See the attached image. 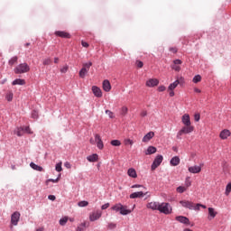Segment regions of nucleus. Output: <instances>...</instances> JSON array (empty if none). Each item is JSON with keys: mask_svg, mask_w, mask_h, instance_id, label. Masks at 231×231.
Masks as SVG:
<instances>
[{"mask_svg": "<svg viewBox=\"0 0 231 231\" xmlns=\"http://www.w3.org/2000/svg\"><path fill=\"white\" fill-rule=\"evenodd\" d=\"M161 214H165V216H169V214H172V206L167 202L159 203L158 209Z\"/></svg>", "mask_w": 231, "mask_h": 231, "instance_id": "obj_1", "label": "nucleus"}, {"mask_svg": "<svg viewBox=\"0 0 231 231\" xmlns=\"http://www.w3.org/2000/svg\"><path fill=\"white\" fill-rule=\"evenodd\" d=\"M194 131V126L193 125H184L177 134V138L178 140H181V136L183 134H189Z\"/></svg>", "mask_w": 231, "mask_h": 231, "instance_id": "obj_2", "label": "nucleus"}, {"mask_svg": "<svg viewBox=\"0 0 231 231\" xmlns=\"http://www.w3.org/2000/svg\"><path fill=\"white\" fill-rule=\"evenodd\" d=\"M28 71H30V66H28V63H21L14 69V73L16 75L28 73Z\"/></svg>", "mask_w": 231, "mask_h": 231, "instance_id": "obj_3", "label": "nucleus"}, {"mask_svg": "<svg viewBox=\"0 0 231 231\" xmlns=\"http://www.w3.org/2000/svg\"><path fill=\"white\" fill-rule=\"evenodd\" d=\"M93 66V63L89 61L88 63H83V67L79 71V77L80 79H85L86 75H88V72L89 71V68Z\"/></svg>", "mask_w": 231, "mask_h": 231, "instance_id": "obj_4", "label": "nucleus"}, {"mask_svg": "<svg viewBox=\"0 0 231 231\" xmlns=\"http://www.w3.org/2000/svg\"><path fill=\"white\" fill-rule=\"evenodd\" d=\"M180 204L181 205V207H183L184 208H189V210H196L198 209V208H196V204L192 201H189V200H180Z\"/></svg>", "mask_w": 231, "mask_h": 231, "instance_id": "obj_5", "label": "nucleus"}, {"mask_svg": "<svg viewBox=\"0 0 231 231\" xmlns=\"http://www.w3.org/2000/svg\"><path fill=\"white\" fill-rule=\"evenodd\" d=\"M162 162H163V156L157 155L152 164V171H156V169H158V167H160V165H162Z\"/></svg>", "mask_w": 231, "mask_h": 231, "instance_id": "obj_6", "label": "nucleus"}, {"mask_svg": "<svg viewBox=\"0 0 231 231\" xmlns=\"http://www.w3.org/2000/svg\"><path fill=\"white\" fill-rule=\"evenodd\" d=\"M19 219H21V213L19 211H15L14 213L12 214L11 216V223L14 226H17L19 223Z\"/></svg>", "mask_w": 231, "mask_h": 231, "instance_id": "obj_7", "label": "nucleus"}, {"mask_svg": "<svg viewBox=\"0 0 231 231\" xmlns=\"http://www.w3.org/2000/svg\"><path fill=\"white\" fill-rule=\"evenodd\" d=\"M102 217V211L97 210L89 215V220L90 221H97V219H100Z\"/></svg>", "mask_w": 231, "mask_h": 231, "instance_id": "obj_8", "label": "nucleus"}, {"mask_svg": "<svg viewBox=\"0 0 231 231\" xmlns=\"http://www.w3.org/2000/svg\"><path fill=\"white\" fill-rule=\"evenodd\" d=\"M181 64H183V61L181 60H173V64L171 65V69H174V71H180L181 70Z\"/></svg>", "mask_w": 231, "mask_h": 231, "instance_id": "obj_9", "label": "nucleus"}, {"mask_svg": "<svg viewBox=\"0 0 231 231\" xmlns=\"http://www.w3.org/2000/svg\"><path fill=\"white\" fill-rule=\"evenodd\" d=\"M160 84V80L158 79H150L146 81L147 88H154Z\"/></svg>", "mask_w": 231, "mask_h": 231, "instance_id": "obj_10", "label": "nucleus"}, {"mask_svg": "<svg viewBox=\"0 0 231 231\" xmlns=\"http://www.w3.org/2000/svg\"><path fill=\"white\" fill-rule=\"evenodd\" d=\"M55 35L57 37H61V39H70L71 38V35L69 34V32H66L64 31H56Z\"/></svg>", "mask_w": 231, "mask_h": 231, "instance_id": "obj_11", "label": "nucleus"}, {"mask_svg": "<svg viewBox=\"0 0 231 231\" xmlns=\"http://www.w3.org/2000/svg\"><path fill=\"white\" fill-rule=\"evenodd\" d=\"M96 143H97V149H99L100 151L104 149V142L102 141V138L98 134H96Z\"/></svg>", "mask_w": 231, "mask_h": 231, "instance_id": "obj_12", "label": "nucleus"}, {"mask_svg": "<svg viewBox=\"0 0 231 231\" xmlns=\"http://www.w3.org/2000/svg\"><path fill=\"white\" fill-rule=\"evenodd\" d=\"M176 221L182 223L183 225H190V220L187 217L178 216L175 217Z\"/></svg>", "mask_w": 231, "mask_h": 231, "instance_id": "obj_13", "label": "nucleus"}, {"mask_svg": "<svg viewBox=\"0 0 231 231\" xmlns=\"http://www.w3.org/2000/svg\"><path fill=\"white\" fill-rule=\"evenodd\" d=\"M189 172H190L191 174H199V172H201V166H190L188 169Z\"/></svg>", "mask_w": 231, "mask_h": 231, "instance_id": "obj_14", "label": "nucleus"}, {"mask_svg": "<svg viewBox=\"0 0 231 231\" xmlns=\"http://www.w3.org/2000/svg\"><path fill=\"white\" fill-rule=\"evenodd\" d=\"M230 135H231L230 130L224 129L220 132L219 138H221V140H226V138H228V136Z\"/></svg>", "mask_w": 231, "mask_h": 231, "instance_id": "obj_15", "label": "nucleus"}, {"mask_svg": "<svg viewBox=\"0 0 231 231\" xmlns=\"http://www.w3.org/2000/svg\"><path fill=\"white\" fill-rule=\"evenodd\" d=\"M159 207H160V202H155V201L149 202L146 205V208H150L151 210H158Z\"/></svg>", "mask_w": 231, "mask_h": 231, "instance_id": "obj_16", "label": "nucleus"}, {"mask_svg": "<svg viewBox=\"0 0 231 231\" xmlns=\"http://www.w3.org/2000/svg\"><path fill=\"white\" fill-rule=\"evenodd\" d=\"M181 122L183 125H192V124L190 123V116H189V114H185L182 116Z\"/></svg>", "mask_w": 231, "mask_h": 231, "instance_id": "obj_17", "label": "nucleus"}, {"mask_svg": "<svg viewBox=\"0 0 231 231\" xmlns=\"http://www.w3.org/2000/svg\"><path fill=\"white\" fill-rule=\"evenodd\" d=\"M92 92L95 95V97H97V98H101L102 97V89L97 86L92 87Z\"/></svg>", "mask_w": 231, "mask_h": 231, "instance_id": "obj_18", "label": "nucleus"}, {"mask_svg": "<svg viewBox=\"0 0 231 231\" xmlns=\"http://www.w3.org/2000/svg\"><path fill=\"white\" fill-rule=\"evenodd\" d=\"M152 138H154V132H149L143 137V142L147 143V142L152 140Z\"/></svg>", "mask_w": 231, "mask_h": 231, "instance_id": "obj_19", "label": "nucleus"}, {"mask_svg": "<svg viewBox=\"0 0 231 231\" xmlns=\"http://www.w3.org/2000/svg\"><path fill=\"white\" fill-rule=\"evenodd\" d=\"M147 193H143V191H137L130 194V199H136V198H143Z\"/></svg>", "mask_w": 231, "mask_h": 231, "instance_id": "obj_20", "label": "nucleus"}, {"mask_svg": "<svg viewBox=\"0 0 231 231\" xmlns=\"http://www.w3.org/2000/svg\"><path fill=\"white\" fill-rule=\"evenodd\" d=\"M103 89L104 91H106V93H108V91H111V83L109 82V80L105 79L103 81Z\"/></svg>", "mask_w": 231, "mask_h": 231, "instance_id": "obj_21", "label": "nucleus"}, {"mask_svg": "<svg viewBox=\"0 0 231 231\" xmlns=\"http://www.w3.org/2000/svg\"><path fill=\"white\" fill-rule=\"evenodd\" d=\"M180 157L178 156H174L171 158V160L170 161V163L172 167H177V165H180Z\"/></svg>", "mask_w": 231, "mask_h": 231, "instance_id": "obj_22", "label": "nucleus"}, {"mask_svg": "<svg viewBox=\"0 0 231 231\" xmlns=\"http://www.w3.org/2000/svg\"><path fill=\"white\" fill-rule=\"evenodd\" d=\"M208 219H214L216 216H217V212L214 209V208H208Z\"/></svg>", "mask_w": 231, "mask_h": 231, "instance_id": "obj_23", "label": "nucleus"}, {"mask_svg": "<svg viewBox=\"0 0 231 231\" xmlns=\"http://www.w3.org/2000/svg\"><path fill=\"white\" fill-rule=\"evenodd\" d=\"M132 210L131 209H127V206H124L122 205L121 210H120V214L122 216H127L128 214H131Z\"/></svg>", "mask_w": 231, "mask_h": 231, "instance_id": "obj_24", "label": "nucleus"}, {"mask_svg": "<svg viewBox=\"0 0 231 231\" xmlns=\"http://www.w3.org/2000/svg\"><path fill=\"white\" fill-rule=\"evenodd\" d=\"M24 84H26V81L22 79H16L12 83L13 86H24Z\"/></svg>", "mask_w": 231, "mask_h": 231, "instance_id": "obj_25", "label": "nucleus"}, {"mask_svg": "<svg viewBox=\"0 0 231 231\" xmlns=\"http://www.w3.org/2000/svg\"><path fill=\"white\" fill-rule=\"evenodd\" d=\"M127 174L130 176V178H138V174L136 173V170H134V168L128 169Z\"/></svg>", "mask_w": 231, "mask_h": 231, "instance_id": "obj_26", "label": "nucleus"}, {"mask_svg": "<svg viewBox=\"0 0 231 231\" xmlns=\"http://www.w3.org/2000/svg\"><path fill=\"white\" fill-rule=\"evenodd\" d=\"M88 162H98V154L94 153L92 155H89L87 157Z\"/></svg>", "mask_w": 231, "mask_h": 231, "instance_id": "obj_27", "label": "nucleus"}, {"mask_svg": "<svg viewBox=\"0 0 231 231\" xmlns=\"http://www.w3.org/2000/svg\"><path fill=\"white\" fill-rule=\"evenodd\" d=\"M30 167H32L33 171H38L39 172H42L43 171L42 167L35 164V162H31Z\"/></svg>", "mask_w": 231, "mask_h": 231, "instance_id": "obj_28", "label": "nucleus"}, {"mask_svg": "<svg viewBox=\"0 0 231 231\" xmlns=\"http://www.w3.org/2000/svg\"><path fill=\"white\" fill-rule=\"evenodd\" d=\"M17 60H19V58L17 56H14L8 61L9 66H14V64H17Z\"/></svg>", "mask_w": 231, "mask_h": 231, "instance_id": "obj_29", "label": "nucleus"}, {"mask_svg": "<svg viewBox=\"0 0 231 231\" xmlns=\"http://www.w3.org/2000/svg\"><path fill=\"white\" fill-rule=\"evenodd\" d=\"M178 86H179V82L175 80L173 83L170 84V86L168 87V89L169 91H174V89H176Z\"/></svg>", "mask_w": 231, "mask_h": 231, "instance_id": "obj_30", "label": "nucleus"}, {"mask_svg": "<svg viewBox=\"0 0 231 231\" xmlns=\"http://www.w3.org/2000/svg\"><path fill=\"white\" fill-rule=\"evenodd\" d=\"M121 208H122V204L117 203L111 208V210H114L115 212H120Z\"/></svg>", "mask_w": 231, "mask_h": 231, "instance_id": "obj_31", "label": "nucleus"}, {"mask_svg": "<svg viewBox=\"0 0 231 231\" xmlns=\"http://www.w3.org/2000/svg\"><path fill=\"white\" fill-rule=\"evenodd\" d=\"M156 152V147L149 146L146 151V154H154Z\"/></svg>", "mask_w": 231, "mask_h": 231, "instance_id": "obj_32", "label": "nucleus"}, {"mask_svg": "<svg viewBox=\"0 0 231 231\" xmlns=\"http://www.w3.org/2000/svg\"><path fill=\"white\" fill-rule=\"evenodd\" d=\"M110 143L114 147H120L122 145V143L119 140H112Z\"/></svg>", "mask_w": 231, "mask_h": 231, "instance_id": "obj_33", "label": "nucleus"}, {"mask_svg": "<svg viewBox=\"0 0 231 231\" xmlns=\"http://www.w3.org/2000/svg\"><path fill=\"white\" fill-rule=\"evenodd\" d=\"M69 219V217H64L60 219V225L61 226H64L66 225V223H68V220Z\"/></svg>", "mask_w": 231, "mask_h": 231, "instance_id": "obj_34", "label": "nucleus"}, {"mask_svg": "<svg viewBox=\"0 0 231 231\" xmlns=\"http://www.w3.org/2000/svg\"><path fill=\"white\" fill-rule=\"evenodd\" d=\"M5 98L8 102H12V100H14V93L8 92L5 96Z\"/></svg>", "mask_w": 231, "mask_h": 231, "instance_id": "obj_35", "label": "nucleus"}, {"mask_svg": "<svg viewBox=\"0 0 231 231\" xmlns=\"http://www.w3.org/2000/svg\"><path fill=\"white\" fill-rule=\"evenodd\" d=\"M16 134L17 136H23L24 134V127L17 128Z\"/></svg>", "mask_w": 231, "mask_h": 231, "instance_id": "obj_36", "label": "nucleus"}, {"mask_svg": "<svg viewBox=\"0 0 231 231\" xmlns=\"http://www.w3.org/2000/svg\"><path fill=\"white\" fill-rule=\"evenodd\" d=\"M187 190V188L184 186H180L177 188V192H179V194H183V192H185Z\"/></svg>", "mask_w": 231, "mask_h": 231, "instance_id": "obj_37", "label": "nucleus"}, {"mask_svg": "<svg viewBox=\"0 0 231 231\" xmlns=\"http://www.w3.org/2000/svg\"><path fill=\"white\" fill-rule=\"evenodd\" d=\"M185 185H186L185 186L186 189H189V187H190V185H192V182L190 181V177L186 178Z\"/></svg>", "mask_w": 231, "mask_h": 231, "instance_id": "obj_38", "label": "nucleus"}, {"mask_svg": "<svg viewBox=\"0 0 231 231\" xmlns=\"http://www.w3.org/2000/svg\"><path fill=\"white\" fill-rule=\"evenodd\" d=\"M193 82L194 84H198V82H201V76L200 75H197L193 78Z\"/></svg>", "mask_w": 231, "mask_h": 231, "instance_id": "obj_39", "label": "nucleus"}, {"mask_svg": "<svg viewBox=\"0 0 231 231\" xmlns=\"http://www.w3.org/2000/svg\"><path fill=\"white\" fill-rule=\"evenodd\" d=\"M79 207H88L89 205V202L86 201V200H82V201H79L78 203Z\"/></svg>", "mask_w": 231, "mask_h": 231, "instance_id": "obj_40", "label": "nucleus"}, {"mask_svg": "<svg viewBox=\"0 0 231 231\" xmlns=\"http://www.w3.org/2000/svg\"><path fill=\"white\" fill-rule=\"evenodd\" d=\"M55 169H56L57 172H62V162L57 163Z\"/></svg>", "mask_w": 231, "mask_h": 231, "instance_id": "obj_41", "label": "nucleus"}, {"mask_svg": "<svg viewBox=\"0 0 231 231\" xmlns=\"http://www.w3.org/2000/svg\"><path fill=\"white\" fill-rule=\"evenodd\" d=\"M231 192V182H229L226 187V196H228Z\"/></svg>", "mask_w": 231, "mask_h": 231, "instance_id": "obj_42", "label": "nucleus"}, {"mask_svg": "<svg viewBox=\"0 0 231 231\" xmlns=\"http://www.w3.org/2000/svg\"><path fill=\"white\" fill-rule=\"evenodd\" d=\"M175 81L179 82V86H183V84H185V79H183V77L177 79Z\"/></svg>", "mask_w": 231, "mask_h": 231, "instance_id": "obj_43", "label": "nucleus"}, {"mask_svg": "<svg viewBox=\"0 0 231 231\" xmlns=\"http://www.w3.org/2000/svg\"><path fill=\"white\" fill-rule=\"evenodd\" d=\"M107 228H108V230H115V228H116V224H115V223H109V224L107 225Z\"/></svg>", "mask_w": 231, "mask_h": 231, "instance_id": "obj_44", "label": "nucleus"}, {"mask_svg": "<svg viewBox=\"0 0 231 231\" xmlns=\"http://www.w3.org/2000/svg\"><path fill=\"white\" fill-rule=\"evenodd\" d=\"M23 133H27L28 134H33V132H32L30 126L23 127Z\"/></svg>", "mask_w": 231, "mask_h": 231, "instance_id": "obj_45", "label": "nucleus"}, {"mask_svg": "<svg viewBox=\"0 0 231 231\" xmlns=\"http://www.w3.org/2000/svg\"><path fill=\"white\" fill-rule=\"evenodd\" d=\"M50 64H51V59L47 58V59L43 60L44 66H50Z\"/></svg>", "mask_w": 231, "mask_h": 231, "instance_id": "obj_46", "label": "nucleus"}, {"mask_svg": "<svg viewBox=\"0 0 231 231\" xmlns=\"http://www.w3.org/2000/svg\"><path fill=\"white\" fill-rule=\"evenodd\" d=\"M128 108L126 106H123L121 109V115L123 116H125V115L127 114Z\"/></svg>", "mask_w": 231, "mask_h": 231, "instance_id": "obj_47", "label": "nucleus"}, {"mask_svg": "<svg viewBox=\"0 0 231 231\" xmlns=\"http://www.w3.org/2000/svg\"><path fill=\"white\" fill-rule=\"evenodd\" d=\"M106 115H108L109 118H115V114L111 110H106Z\"/></svg>", "mask_w": 231, "mask_h": 231, "instance_id": "obj_48", "label": "nucleus"}, {"mask_svg": "<svg viewBox=\"0 0 231 231\" xmlns=\"http://www.w3.org/2000/svg\"><path fill=\"white\" fill-rule=\"evenodd\" d=\"M134 142L131 139H125V145H133Z\"/></svg>", "mask_w": 231, "mask_h": 231, "instance_id": "obj_49", "label": "nucleus"}, {"mask_svg": "<svg viewBox=\"0 0 231 231\" xmlns=\"http://www.w3.org/2000/svg\"><path fill=\"white\" fill-rule=\"evenodd\" d=\"M135 66H137L138 68H143V61L137 60L135 61Z\"/></svg>", "mask_w": 231, "mask_h": 231, "instance_id": "obj_50", "label": "nucleus"}, {"mask_svg": "<svg viewBox=\"0 0 231 231\" xmlns=\"http://www.w3.org/2000/svg\"><path fill=\"white\" fill-rule=\"evenodd\" d=\"M68 69H69V67H68V65H66L60 69V73H67Z\"/></svg>", "mask_w": 231, "mask_h": 231, "instance_id": "obj_51", "label": "nucleus"}, {"mask_svg": "<svg viewBox=\"0 0 231 231\" xmlns=\"http://www.w3.org/2000/svg\"><path fill=\"white\" fill-rule=\"evenodd\" d=\"M201 207V208H207V206L202 205V204H195V208H198L195 210H199V208Z\"/></svg>", "mask_w": 231, "mask_h": 231, "instance_id": "obj_52", "label": "nucleus"}, {"mask_svg": "<svg viewBox=\"0 0 231 231\" xmlns=\"http://www.w3.org/2000/svg\"><path fill=\"white\" fill-rule=\"evenodd\" d=\"M109 203H106V204H104L102 207H101V209L102 210H106V209H107V208H109Z\"/></svg>", "mask_w": 231, "mask_h": 231, "instance_id": "obj_53", "label": "nucleus"}, {"mask_svg": "<svg viewBox=\"0 0 231 231\" xmlns=\"http://www.w3.org/2000/svg\"><path fill=\"white\" fill-rule=\"evenodd\" d=\"M170 51H171V53H178V49L176 47H171L170 48Z\"/></svg>", "mask_w": 231, "mask_h": 231, "instance_id": "obj_54", "label": "nucleus"}, {"mask_svg": "<svg viewBox=\"0 0 231 231\" xmlns=\"http://www.w3.org/2000/svg\"><path fill=\"white\" fill-rule=\"evenodd\" d=\"M81 45L83 46V48H89V43H88L84 41L81 42Z\"/></svg>", "mask_w": 231, "mask_h": 231, "instance_id": "obj_55", "label": "nucleus"}, {"mask_svg": "<svg viewBox=\"0 0 231 231\" xmlns=\"http://www.w3.org/2000/svg\"><path fill=\"white\" fill-rule=\"evenodd\" d=\"M47 181H51L52 183H59V178L53 180V179H49Z\"/></svg>", "mask_w": 231, "mask_h": 231, "instance_id": "obj_56", "label": "nucleus"}, {"mask_svg": "<svg viewBox=\"0 0 231 231\" xmlns=\"http://www.w3.org/2000/svg\"><path fill=\"white\" fill-rule=\"evenodd\" d=\"M165 86H160L159 88H158V91H160V92H163V91H165Z\"/></svg>", "mask_w": 231, "mask_h": 231, "instance_id": "obj_57", "label": "nucleus"}, {"mask_svg": "<svg viewBox=\"0 0 231 231\" xmlns=\"http://www.w3.org/2000/svg\"><path fill=\"white\" fill-rule=\"evenodd\" d=\"M64 167H66V169H69L71 167V163H69V162H66L64 163Z\"/></svg>", "mask_w": 231, "mask_h": 231, "instance_id": "obj_58", "label": "nucleus"}, {"mask_svg": "<svg viewBox=\"0 0 231 231\" xmlns=\"http://www.w3.org/2000/svg\"><path fill=\"white\" fill-rule=\"evenodd\" d=\"M48 199H51V201H55L56 199L55 195H49Z\"/></svg>", "mask_w": 231, "mask_h": 231, "instance_id": "obj_59", "label": "nucleus"}, {"mask_svg": "<svg viewBox=\"0 0 231 231\" xmlns=\"http://www.w3.org/2000/svg\"><path fill=\"white\" fill-rule=\"evenodd\" d=\"M79 226H81L82 228H84L86 230V227L88 226V223L83 222L79 225Z\"/></svg>", "mask_w": 231, "mask_h": 231, "instance_id": "obj_60", "label": "nucleus"}, {"mask_svg": "<svg viewBox=\"0 0 231 231\" xmlns=\"http://www.w3.org/2000/svg\"><path fill=\"white\" fill-rule=\"evenodd\" d=\"M86 229L84 227H82L81 226H79L77 228H76V231H85Z\"/></svg>", "mask_w": 231, "mask_h": 231, "instance_id": "obj_61", "label": "nucleus"}, {"mask_svg": "<svg viewBox=\"0 0 231 231\" xmlns=\"http://www.w3.org/2000/svg\"><path fill=\"white\" fill-rule=\"evenodd\" d=\"M141 116H147V110H143L142 112H141Z\"/></svg>", "mask_w": 231, "mask_h": 231, "instance_id": "obj_62", "label": "nucleus"}, {"mask_svg": "<svg viewBox=\"0 0 231 231\" xmlns=\"http://www.w3.org/2000/svg\"><path fill=\"white\" fill-rule=\"evenodd\" d=\"M32 118H37V116H39V115L37 114V112H33L32 114Z\"/></svg>", "mask_w": 231, "mask_h": 231, "instance_id": "obj_63", "label": "nucleus"}, {"mask_svg": "<svg viewBox=\"0 0 231 231\" xmlns=\"http://www.w3.org/2000/svg\"><path fill=\"white\" fill-rule=\"evenodd\" d=\"M199 115H195V122H199Z\"/></svg>", "mask_w": 231, "mask_h": 231, "instance_id": "obj_64", "label": "nucleus"}]
</instances>
